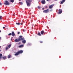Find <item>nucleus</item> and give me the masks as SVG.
<instances>
[{"mask_svg": "<svg viewBox=\"0 0 73 73\" xmlns=\"http://www.w3.org/2000/svg\"><path fill=\"white\" fill-rule=\"evenodd\" d=\"M27 45L28 46H31V44L30 43H29Z\"/></svg>", "mask_w": 73, "mask_h": 73, "instance_id": "obj_22", "label": "nucleus"}, {"mask_svg": "<svg viewBox=\"0 0 73 73\" xmlns=\"http://www.w3.org/2000/svg\"><path fill=\"white\" fill-rule=\"evenodd\" d=\"M1 33V30H0V33Z\"/></svg>", "mask_w": 73, "mask_h": 73, "instance_id": "obj_41", "label": "nucleus"}, {"mask_svg": "<svg viewBox=\"0 0 73 73\" xmlns=\"http://www.w3.org/2000/svg\"><path fill=\"white\" fill-rule=\"evenodd\" d=\"M16 24L17 25H19V23H16Z\"/></svg>", "mask_w": 73, "mask_h": 73, "instance_id": "obj_32", "label": "nucleus"}, {"mask_svg": "<svg viewBox=\"0 0 73 73\" xmlns=\"http://www.w3.org/2000/svg\"><path fill=\"white\" fill-rule=\"evenodd\" d=\"M5 5H9V2L8 1H5V2L4 3Z\"/></svg>", "mask_w": 73, "mask_h": 73, "instance_id": "obj_3", "label": "nucleus"}, {"mask_svg": "<svg viewBox=\"0 0 73 73\" xmlns=\"http://www.w3.org/2000/svg\"><path fill=\"white\" fill-rule=\"evenodd\" d=\"M44 8H42V9H44Z\"/></svg>", "mask_w": 73, "mask_h": 73, "instance_id": "obj_37", "label": "nucleus"}, {"mask_svg": "<svg viewBox=\"0 0 73 73\" xmlns=\"http://www.w3.org/2000/svg\"><path fill=\"white\" fill-rule=\"evenodd\" d=\"M2 58L3 60H6V56H4Z\"/></svg>", "mask_w": 73, "mask_h": 73, "instance_id": "obj_19", "label": "nucleus"}, {"mask_svg": "<svg viewBox=\"0 0 73 73\" xmlns=\"http://www.w3.org/2000/svg\"><path fill=\"white\" fill-rule=\"evenodd\" d=\"M19 48H23L24 47V45H21L19 46Z\"/></svg>", "mask_w": 73, "mask_h": 73, "instance_id": "obj_15", "label": "nucleus"}, {"mask_svg": "<svg viewBox=\"0 0 73 73\" xmlns=\"http://www.w3.org/2000/svg\"><path fill=\"white\" fill-rule=\"evenodd\" d=\"M8 47H7L6 48V50H8Z\"/></svg>", "mask_w": 73, "mask_h": 73, "instance_id": "obj_28", "label": "nucleus"}, {"mask_svg": "<svg viewBox=\"0 0 73 73\" xmlns=\"http://www.w3.org/2000/svg\"><path fill=\"white\" fill-rule=\"evenodd\" d=\"M49 12V9H46L43 11V13H48Z\"/></svg>", "mask_w": 73, "mask_h": 73, "instance_id": "obj_4", "label": "nucleus"}, {"mask_svg": "<svg viewBox=\"0 0 73 73\" xmlns=\"http://www.w3.org/2000/svg\"><path fill=\"white\" fill-rule=\"evenodd\" d=\"M22 37H23V36H19V41H23V40H24V38H22Z\"/></svg>", "mask_w": 73, "mask_h": 73, "instance_id": "obj_2", "label": "nucleus"}, {"mask_svg": "<svg viewBox=\"0 0 73 73\" xmlns=\"http://www.w3.org/2000/svg\"><path fill=\"white\" fill-rule=\"evenodd\" d=\"M58 11V14H61V13H62V10L61 9H59Z\"/></svg>", "mask_w": 73, "mask_h": 73, "instance_id": "obj_5", "label": "nucleus"}, {"mask_svg": "<svg viewBox=\"0 0 73 73\" xmlns=\"http://www.w3.org/2000/svg\"><path fill=\"white\" fill-rule=\"evenodd\" d=\"M23 24L22 23H19V25H23Z\"/></svg>", "mask_w": 73, "mask_h": 73, "instance_id": "obj_24", "label": "nucleus"}, {"mask_svg": "<svg viewBox=\"0 0 73 73\" xmlns=\"http://www.w3.org/2000/svg\"><path fill=\"white\" fill-rule=\"evenodd\" d=\"M14 41H15V42H19V40L16 39Z\"/></svg>", "mask_w": 73, "mask_h": 73, "instance_id": "obj_14", "label": "nucleus"}, {"mask_svg": "<svg viewBox=\"0 0 73 73\" xmlns=\"http://www.w3.org/2000/svg\"><path fill=\"white\" fill-rule=\"evenodd\" d=\"M10 2L11 3H13L14 2V0H10Z\"/></svg>", "mask_w": 73, "mask_h": 73, "instance_id": "obj_21", "label": "nucleus"}, {"mask_svg": "<svg viewBox=\"0 0 73 73\" xmlns=\"http://www.w3.org/2000/svg\"><path fill=\"white\" fill-rule=\"evenodd\" d=\"M23 53V50H21L19 51V54H21Z\"/></svg>", "mask_w": 73, "mask_h": 73, "instance_id": "obj_8", "label": "nucleus"}, {"mask_svg": "<svg viewBox=\"0 0 73 73\" xmlns=\"http://www.w3.org/2000/svg\"><path fill=\"white\" fill-rule=\"evenodd\" d=\"M53 6H54V5H50L49 6V8L50 9H52V8H53Z\"/></svg>", "mask_w": 73, "mask_h": 73, "instance_id": "obj_7", "label": "nucleus"}, {"mask_svg": "<svg viewBox=\"0 0 73 73\" xmlns=\"http://www.w3.org/2000/svg\"><path fill=\"white\" fill-rule=\"evenodd\" d=\"M3 29H5V27H3Z\"/></svg>", "mask_w": 73, "mask_h": 73, "instance_id": "obj_33", "label": "nucleus"}, {"mask_svg": "<svg viewBox=\"0 0 73 73\" xmlns=\"http://www.w3.org/2000/svg\"><path fill=\"white\" fill-rule=\"evenodd\" d=\"M18 55H19V51H18L15 54V56H18Z\"/></svg>", "mask_w": 73, "mask_h": 73, "instance_id": "obj_12", "label": "nucleus"}, {"mask_svg": "<svg viewBox=\"0 0 73 73\" xmlns=\"http://www.w3.org/2000/svg\"><path fill=\"white\" fill-rule=\"evenodd\" d=\"M23 32H24V30H23Z\"/></svg>", "mask_w": 73, "mask_h": 73, "instance_id": "obj_39", "label": "nucleus"}, {"mask_svg": "<svg viewBox=\"0 0 73 73\" xmlns=\"http://www.w3.org/2000/svg\"><path fill=\"white\" fill-rule=\"evenodd\" d=\"M11 55H9L8 56V58H9L11 57Z\"/></svg>", "mask_w": 73, "mask_h": 73, "instance_id": "obj_23", "label": "nucleus"}, {"mask_svg": "<svg viewBox=\"0 0 73 73\" xmlns=\"http://www.w3.org/2000/svg\"><path fill=\"white\" fill-rule=\"evenodd\" d=\"M45 1V0H42L41 1V3L42 4H45L46 3Z\"/></svg>", "mask_w": 73, "mask_h": 73, "instance_id": "obj_6", "label": "nucleus"}, {"mask_svg": "<svg viewBox=\"0 0 73 73\" xmlns=\"http://www.w3.org/2000/svg\"><path fill=\"white\" fill-rule=\"evenodd\" d=\"M38 9H40L41 8V7H40L39 6H38Z\"/></svg>", "mask_w": 73, "mask_h": 73, "instance_id": "obj_25", "label": "nucleus"}, {"mask_svg": "<svg viewBox=\"0 0 73 73\" xmlns=\"http://www.w3.org/2000/svg\"><path fill=\"white\" fill-rule=\"evenodd\" d=\"M1 48V46H0V49Z\"/></svg>", "mask_w": 73, "mask_h": 73, "instance_id": "obj_44", "label": "nucleus"}, {"mask_svg": "<svg viewBox=\"0 0 73 73\" xmlns=\"http://www.w3.org/2000/svg\"><path fill=\"white\" fill-rule=\"evenodd\" d=\"M38 36H41V34H40V32H38Z\"/></svg>", "mask_w": 73, "mask_h": 73, "instance_id": "obj_18", "label": "nucleus"}, {"mask_svg": "<svg viewBox=\"0 0 73 73\" xmlns=\"http://www.w3.org/2000/svg\"><path fill=\"white\" fill-rule=\"evenodd\" d=\"M11 44H10L8 45V47L9 48H11Z\"/></svg>", "mask_w": 73, "mask_h": 73, "instance_id": "obj_20", "label": "nucleus"}, {"mask_svg": "<svg viewBox=\"0 0 73 73\" xmlns=\"http://www.w3.org/2000/svg\"><path fill=\"white\" fill-rule=\"evenodd\" d=\"M45 8H48V6H46L45 7Z\"/></svg>", "mask_w": 73, "mask_h": 73, "instance_id": "obj_29", "label": "nucleus"}, {"mask_svg": "<svg viewBox=\"0 0 73 73\" xmlns=\"http://www.w3.org/2000/svg\"><path fill=\"white\" fill-rule=\"evenodd\" d=\"M11 35L12 36H14L15 35V34L13 31L12 32Z\"/></svg>", "mask_w": 73, "mask_h": 73, "instance_id": "obj_9", "label": "nucleus"}, {"mask_svg": "<svg viewBox=\"0 0 73 73\" xmlns=\"http://www.w3.org/2000/svg\"><path fill=\"white\" fill-rule=\"evenodd\" d=\"M21 0H19V1H21Z\"/></svg>", "mask_w": 73, "mask_h": 73, "instance_id": "obj_45", "label": "nucleus"}, {"mask_svg": "<svg viewBox=\"0 0 73 73\" xmlns=\"http://www.w3.org/2000/svg\"><path fill=\"white\" fill-rule=\"evenodd\" d=\"M0 40H1V37H0Z\"/></svg>", "mask_w": 73, "mask_h": 73, "instance_id": "obj_34", "label": "nucleus"}, {"mask_svg": "<svg viewBox=\"0 0 73 73\" xmlns=\"http://www.w3.org/2000/svg\"><path fill=\"white\" fill-rule=\"evenodd\" d=\"M12 39H11V41H12Z\"/></svg>", "mask_w": 73, "mask_h": 73, "instance_id": "obj_40", "label": "nucleus"}, {"mask_svg": "<svg viewBox=\"0 0 73 73\" xmlns=\"http://www.w3.org/2000/svg\"><path fill=\"white\" fill-rule=\"evenodd\" d=\"M65 1V0H62V1L61 2L60 4H63V3H64V2Z\"/></svg>", "mask_w": 73, "mask_h": 73, "instance_id": "obj_10", "label": "nucleus"}, {"mask_svg": "<svg viewBox=\"0 0 73 73\" xmlns=\"http://www.w3.org/2000/svg\"><path fill=\"white\" fill-rule=\"evenodd\" d=\"M44 31H41L40 32V33H41V35H44Z\"/></svg>", "mask_w": 73, "mask_h": 73, "instance_id": "obj_11", "label": "nucleus"}, {"mask_svg": "<svg viewBox=\"0 0 73 73\" xmlns=\"http://www.w3.org/2000/svg\"><path fill=\"white\" fill-rule=\"evenodd\" d=\"M43 42L42 41H40V43H42Z\"/></svg>", "mask_w": 73, "mask_h": 73, "instance_id": "obj_30", "label": "nucleus"}, {"mask_svg": "<svg viewBox=\"0 0 73 73\" xmlns=\"http://www.w3.org/2000/svg\"><path fill=\"white\" fill-rule=\"evenodd\" d=\"M50 11H51H51H52V10H50Z\"/></svg>", "mask_w": 73, "mask_h": 73, "instance_id": "obj_38", "label": "nucleus"}, {"mask_svg": "<svg viewBox=\"0 0 73 73\" xmlns=\"http://www.w3.org/2000/svg\"><path fill=\"white\" fill-rule=\"evenodd\" d=\"M18 34H19V32H18Z\"/></svg>", "mask_w": 73, "mask_h": 73, "instance_id": "obj_46", "label": "nucleus"}, {"mask_svg": "<svg viewBox=\"0 0 73 73\" xmlns=\"http://www.w3.org/2000/svg\"><path fill=\"white\" fill-rule=\"evenodd\" d=\"M50 0H46L47 1H49Z\"/></svg>", "mask_w": 73, "mask_h": 73, "instance_id": "obj_36", "label": "nucleus"}, {"mask_svg": "<svg viewBox=\"0 0 73 73\" xmlns=\"http://www.w3.org/2000/svg\"><path fill=\"white\" fill-rule=\"evenodd\" d=\"M12 35L11 33H10L8 34L9 36H11Z\"/></svg>", "mask_w": 73, "mask_h": 73, "instance_id": "obj_27", "label": "nucleus"}, {"mask_svg": "<svg viewBox=\"0 0 73 73\" xmlns=\"http://www.w3.org/2000/svg\"><path fill=\"white\" fill-rule=\"evenodd\" d=\"M2 4L0 2V5H1Z\"/></svg>", "mask_w": 73, "mask_h": 73, "instance_id": "obj_31", "label": "nucleus"}, {"mask_svg": "<svg viewBox=\"0 0 73 73\" xmlns=\"http://www.w3.org/2000/svg\"><path fill=\"white\" fill-rule=\"evenodd\" d=\"M19 34H20V32H19Z\"/></svg>", "mask_w": 73, "mask_h": 73, "instance_id": "obj_43", "label": "nucleus"}, {"mask_svg": "<svg viewBox=\"0 0 73 73\" xmlns=\"http://www.w3.org/2000/svg\"><path fill=\"white\" fill-rule=\"evenodd\" d=\"M13 16H15V15H14V14H13Z\"/></svg>", "mask_w": 73, "mask_h": 73, "instance_id": "obj_35", "label": "nucleus"}, {"mask_svg": "<svg viewBox=\"0 0 73 73\" xmlns=\"http://www.w3.org/2000/svg\"><path fill=\"white\" fill-rule=\"evenodd\" d=\"M27 6L28 7H29L30 6V4L31 2H32V0H27H27H26Z\"/></svg>", "mask_w": 73, "mask_h": 73, "instance_id": "obj_1", "label": "nucleus"}, {"mask_svg": "<svg viewBox=\"0 0 73 73\" xmlns=\"http://www.w3.org/2000/svg\"><path fill=\"white\" fill-rule=\"evenodd\" d=\"M2 16H0V20H2Z\"/></svg>", "mask_w": 73, "mask_h": 73, "instance_id": "obj_26", "label": "nucleus"}, {"mask_svg": "<svg viewBox=\"0 0 73 73\" xmlns=\"http://www.w3.org/2000/svg\"><path fill=\"white\" fill-rule=\"evenodd\" d=\"M19 4L20 5H23V3L22 2H19Z\"/></svg>", "mask_w": 73, "mask_h": 73, "instance_id": "obj_16", "label": "nucleus"}, {"mask_svg": "<svg viewBox=\"0 0 73 73\" xmlns=\"http://www.w3.org/2000/svg\"><path fill=\"white\" fill-rule=\"evenodd\" d=\"M55 1H57V0H54Z\"/></svg>", "mask_w": 73, "mask_h": 73, "instance_id": "obj_42", "label": "nucleus"}, {"mask_svg": "<svg viewBox=\"0 0 73 73\" xmlns=\"http://www.w3.org/2000/svg\"><path fill=\"white\" fill-rule=\"evenodd\" d=\"M22 42L23 44H25L26 43V40H24L22 41Z\"/></svg>", "mask_w": 73, "mask_h": 73, "instance_id": "obj_13", "label": "nucleus"}, {"mask_svg": "<svg viewBox=\"0 0 73 73\" xmlns=\"http://www.w3.org/2000/svg\"><path fill=\"white\" fill-rule=\"evenodd\" d=\"M3 56V54H0V59H1L2 58V56Z\"/></svg>", "mask_w": 73, "mask_h": 73, "instance_id": "obj_17", "label": "nucleus"}]
</instances>
